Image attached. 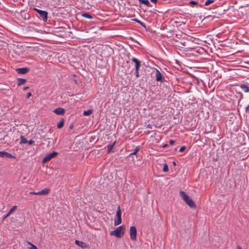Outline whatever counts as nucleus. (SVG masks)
Masks as SVG:
<instances>
[{
  "label": "nucleus",
  "instance_id": "obj_1",
  "mask_svg": "<svg viewBox=\"0 0 249 249\" xmlns=\"http://www.w3.org/2000/svg\"><path fill=\"white\" fill-rule=\"evenodd\" d=\"M180 195L182 197L185 203L191 208H196V205L194 201L190 197L188 196L184 192L181 191H180Z\"/></svg>",
  "mask_w": 249,
  "mask_h": 249
},
{
  "label": "nucleus",
  "instance_id": "obj_2",
  "mask_svg": "<svg viewBox=\"0 0 249 249\" xmlns=\"http://www.w3.org/2000/svg\"><path fill=\"white\" fill-rule=\"evenodd\" d=\"M124 230L125 226L122 225L118 227L115 230L111 231L110 232V235L115 236L118 238H121L124 235Z\"/></svg>",
  "mask_w": 249,
  "mask_h": 249
},
{
  "label": "nucleus",
  "instance_id": "obj_3",
  "mask_svg": "<svg viewBox=\"0 0 249 249\" xmlns=\"http://www.w3.org/2000/svg\"><path fill=\"white\" fill-rule=\"evenodd\" d=\"M121 214L122 212L121 210V207L119 205L117 208V211L116 214V219L114 221V225L115 226L119 225L122 223V218H121Z\"/></svg>",
  "mask_w": 249,
  "mask_h": 249
},
{
  "label": "nucleus",
  "instance_id": "obj_4",
  "mask_svg": "<svg viewBox=\"0 0 249 249\" xmlns=\"http://www.w3.org/2000/svg\"><path fill=\"white\" fill-rule=\"evenodd\" d=\"M34 10L36 11L39 15L40 18L42 19L44 22H46L48 18V13L45 11L39 10L37 8H34Z\"/></svg>",
  "mask_w": 249,
  "mask_h": 249
},
{
  "label": "nucleus",
  "instance_id": "obj_5",
  "mask_svg": "<svg viewBox=\"0 0 249 249\" xmlns=\"http://www.w3.org/2000/svg\"><path fill=\"white\" fill-rule=\"evenodd\" d=\"M58 155V153L55 151H53V152L48 154L42 160V162L43 163H46L50 161L52 159L55 157L56 156Z\"/></svg>",
  "mask_w": 249,
  "mask_h": 249
},
{
  "label": "nucleus",
  "instance_id": "obj_6",
  "mask_svg": "<svg viewBox=\"0 0 249 249\" xmlns=\"http://www.w3.org/2000/svg\"><path fill=\"white\" fill-rule=\"evenodd\" d=\"M130 237L131 240L135 241L137 238V229L136 227L131 226L130 228Z\"/></svg>",
  "mask_w": 249,
  "mask_h": 249
},
{
  "label": "nucleus",
  "instance_id": "obj_7",
  "mask_svg": "<svg viewBox=\"0 0 249 249\" xmlns=\"http://www.w3.org/2000/svg\"><path fill=\"white\" fill-rule=\"evenodd\" d=\"M156 78L157 81L163 82L164 80V78L163 77L162 74L160 73L159 70L156 69Z\"/></svg>",
  "mask_w": 249,
  "mask_h": 249
},
{
  "label": "nucleus",
  "instance_id": "obj_8",
  "mask_svg": "<svg viewBox=\"0 0 249 249\" xmlns=\"http://www.w3.org/2000/svg\"><path fill=\"white\" fill-rule=\"evenodd\" d=\"M0 157L8 158H14L15 157L12 154L5 151H0Z\"/></svg>",
  "mask_w": 249,
  "mask_h": 249
},
{
  "label": "nucleus",
  "instance_id": "obj_9",
  "mask_svg": "<svg viewBox=\"0 0 249 249\" xmlns=\"http://www.w3.org/2000/svg\"><path fill=\"white\" fill-rule=\"evenodd\" d=\"M16 71L19 74H25L29 71V69L27 68H18L17 69Z\"/></svg>",
  "mask_w": 249,
  "mask_h": 249
},
{
  "label": "nucleus",
  "instance_id": "obj_10",
  "mask_svg": "<svg viewBox=\"0 0 249 249\" xmlns=\"http://www.w3.org/2000/svg\"><path fill=\"white\" fill-rule=\"evenodd\" d=\"M53 112L57 115H63L65 112V110L63 108L58 107L55 109Z\"/></svg>",
  "mask_w": 249,
  "mask_h": 249
},
{
  "label": "nucleus",
  "instance_id": "obj_11",
  "mask_svg": "<svg viewBox=\"0 0 249 249\" xmlns=\"http://www.w3.org/2000/svg\"><path fill=\"white\" fill-rule=\"evenodd\" d=\"M75 244L77 246L82 248V249H85L87 247V245L86 243H85L83 242L80 241L76 240Z\"/></svg>",
  "mask_w": 249,
  "mask_h": 249
},
{
  "label": "nucleus",
  "instance_id": "obj_12",
  "mask_svg": "<svg viewBox=\"0 0 249 249\" xmlns=\"http://www.w3.org/2000/svg\"><path fill=\"white\" fill-rule=\"evenodd\" d=\"M132 61L135 63V68H140L141 65L140 61L136 58L133 57L131 59Z\"/></svg>",
  "mask_w": 249,
  "mask_h": 249
},
{
  "label": "nucleus",
  "instance_id": "obj_13",
  "mask_svg": "<svg viewBox=\"0 0 249 249\" xmlns=\"http://www.w3.org/2000/svg\"><path fill=\"white\" fill-rule=\"evenodd\" d=\"M241 89L245 92H249V87L245 84H241L240 86Z\"/></svg>",
  "mask_w": 249,
  "mask_h": 249
},
{
  "label": "nucleus",
  "instance_id": "obj_14",
  "mask_svg": "<svg viewBox=\"0 0 249 249\" xmlns=\"http://www.w3.org/2000/svg\"><path fill=\"white\" fill-rule=\"evenodd\" d=\"M139 2L141 3L146 5L148 7H152V5L148 0H139Z\"/></svg>",
  "mask_w": 249,
  "mask_h": 249
},
{
  "label": "nucleus",
  "instance_id": "obj_15",
  "mask_svg": "<svg viewBox=\"0 0 249 249\" xmlns=\"http://www.w3.org/2000/svg\"><path fill=\"white\" fill-rule=\"evenodd\" d=\"M17 207L16 206H14L9 211V212L7 213V214H6V215L5 216L4 218H6V217H8V216H9L11 214L13 213L15 211H16V210L17 209Z\"/></svg>",
  "mask_w": 249,
  "mask_h": 249
},
{
  "label": "nucleus",
  "instance_id": "obj_16",
  "mask_svg": "<svg viewBox=\"0 0 249 249\" xmlns=\"http://www.w3.org/2000/svg\"><path fill=\"white\" fill-rule=\"evenodd\" d=\"M64 123V119L63 118L61 119L59 122L57 124V127L59 129H61L63 127Z\"/></svg>",
  "mask_w": 249,
  "mask_h": 249
},
{
  "label": "nucleus",
  "instance_id": "obj_17",
  "mask_svg": "<svg viewBox=\"0 0 249 249\" xmlns=\"http://www.w3.org/2000/svg\"><path fill=\"white\" fill-rule=\"evenodd\" d=\"M49 192L50 190L46 188L40 191L39 194H40V195H46L49 194Z\"/></svg>",
  "mask_w": 249,
  "mask_h": 249
},
{
  "label": "nucleus",
  "instance_id": "obj_18",
  "mask_svg": "<svg viewBox=\"0 0 249 249\" xmlns=\"http://www.w3.org/2000/svg\"><path fill=\"white\" fill-rule=\"evenodd\" d=\"M26 82V80L23 78H18V85L20 86L25 84Z\"/></svg>",
  "mask_w": 249,
  "mask_h": 249
},
{
  "label": "nucleus",
  "instance_id": "obj_19",
  "mask_svg": "<svg viewBox=\"0 0 249 249\" xmlns=\"http://www.w3.org/2000/svg\"><path fill=\"white\" fill-rule=\"evenodd\" d=\"M82 16L83 17H84L85 18H89V19L92 18V16L90 14H89L88 13H83L82 14Z\"/></svg>",
  "mask_w": 249,
  "mask_h": 249
},
{
  "label": "nucleus",
  "instance_id": "obj_20",
  "mask_svg": "<svg viewBox=\"0 0 249 249\" xmlns=\"http://www.w3.org/2000/svg\"><path fill=\"white\" fill-rule=\"evenodd\" d=\"M92 112H93L92 110L89 109V110H88L86 111H84L83 112V115L85 116H89V115H90V114H91Z\"/></svg>",
  "mask_w": 249,
  "mask_h": 249
},
{
  "label": "nucleus",
  "instance_id": "obj_21",
  "mask_svg": "<svg viewBox=\"0 0 249 249\" xmlns=\"http://www.w3.org/2000/svg\"><path fill=\"white\" fill-rule=\"evenodd\" d=\"M115 143V142H114L112 144H108L107 146V153H108L111 152V150L113 148Z\"/></svg>",
  "mask_w": 249,
  "mask_h": 249
},
{
  "label": "nucleus",
  "instance_id": "obj_22",
  "mask_svg": "<svg viewBox=\"0 0 249 249\" xmlns=\"http://www.w3.org/2000/svg\"><path fill=\"white\" fill-rule=\"evenodd\" d=\"M28 245L31 246V248L30 249H37V248L36 246L31 243L30 242H27Z\"/></svg>",
  "mask_w": 249,
  "mask_h": 249
},
{
  "label": "nucleus",
  "instance_id": "obj_23",
  "mask_svg": "<svg viewBox=\"0 0 249 249\" xmlns=\"http://www.w3.org/2000/svg\"><path fill=\"white\" fill-rule=\"evenodd\" d=\"M28 141L26 138H25L23 136H21V143H27Z\"/></svg>",
  "mask_w": 249,
  "mask_h": 249
},
{
  "label": "nucleus",
  "instance_id": "obj_24",
  "mask_svg": "<svg viewBox=\"0 0 249 249\" xmlns=\"http://www.w3.org/2000/svg\"><path fill=\"white\" fill-rule=\"evenodd\" d=\"M169 170L167 164H164L163 165V171L165 172H168Z\"/></svg>",
  "mask_w": 249,
  "mask_h": 249
},
{
  "label": "nucleus",
  "instance_id": "obj_25",
  "mask_svg": "<svg viewBox=\"0 0 249 249\" xmlns=\"http://www.w3.org/2000/svg\"><path fill=\"white\" fill-rule=\"evenodd\" d=\"M214 1V0H207L205 2V5L207 6L213 3Z\"/></svg>",
  "mask_w": 249,
  "mask_h": 249
},
{
  "label": "nucleus",
  "instance_id": "obj_26",
  "mask_svg": "<svg viewBox=\"0 0 249 249\" xmlns=\"http://www.w3.org/2000/svg\"><path fill=\"white\" fill-rule=\"evenodd\" d=\"M189 3L191 4H193V5H197L198 4V2L196 1H194V0H192V1H190L189 2Z\"/></svg>",
  "mask_w": 249,
  "mask_h": 249
},
{
  "label": "nucleus",
  "instance_id": "obj_27",
  "mask_svg": "<svg viewBox=\"0 0 249 249\" xmlns=\"http://www.w3.org/2000/svg\"><path fill=\"white\" fill-rule=\"evenodd\" d=\"M39 192H31L30 193V194L35 195H40Z\"/></svg>",
  "mask_w": 249,
  "mask_h": 249
},
{
  "label": "nucleus",
  "instance_id": "obj_28",
  "mask_svg": "<svg viewBox=\"0 0 249 249\" xmlns=\"http://www.w3.org/2000/svg\"><path fill=\"white\" fill-rule=\"evenodd\" d=\"M185 149H186L185 146H182V147L180 148V149H179V152H183V151L185 150Z\"/></svg>",
  "mask_w": 249,
  "mask_h": 249
},
{
  "label": "nucleus",
  "instance_id": "obj_29",
  "mask_svg": "<svg viewBox=\"0 0 249 249\" xmlns=\"http://www.w3.org/2000/svg\"><path fill=\"white\" fill-rule=\"evenodd\" d=\"M71 82L74 83V84H76L77 83V80L74 78H72L71 79Z\"/></svg>",
  "mask_w": 249,
  "mask_h": 249
},
{
  "label": "nucleus",
  "instance_id": "obj_30",
  "mask_svg": "<svg viewBox=\"0 0 249 249\" xmlns=\"http://www.w3.org/2000/svg\"><path fill=\"white\" fill-rule=\"evenodd\" d=\"M139 24H140V25H141L143 27H144V28H146V25H145V23H143V22H142L141 21V22H140V23H139Z\"/></svg>",
  "mask_w": 249,
  "mask_h": 249
},
{
  "label": "nucleus",
  "instance_id": "obj_31",
  "mask_svg": "<svg viewBox=\"0 0 249 249\" xmlns=\"http://www.w3.org/2000/svg\"><path fill=\"white\" fill-rule=\"evenodd\" d=\"M139 150H140V147H139V146H137V147H136V148H135V149L134 151H135V152L138 153V151H139Z\"/></svg>",
  "mask_w": 249,
  "mask_h": 249
},
{
  "label": "nucleus",
  "instance_id": "obj_32",
  "mask_svg": "<svg viewBox=\"0 0 249 249\" xmlns=\"http://www.w3.org/2000/svg\"><path fill=\"white\" fill-rule=\"evenodd\" d=\"M137 154V152H135V151H134L133 152L130 153L129 155V157H131V156L132 155H136Z\"/></svg>",
  "mask_w": 249,
  "mask_h": 249
},
{
  "label": "nucleus",
  "instance_id": "obj_33",
  "mask_svg": "<svg viewBox=\"0 0 249 249\" xmlns=\"http://www.w3.org/2000/svg\"><path fill=\"white\" fill-rule=\"evenodd\" d=\"M132 20L137 22L138 23H140V22L141 21L139 20V19H138L137 18H134V19H132Z\"/></svg>",
  "mask_w": 249,
  "mask_h": 249
},
{
  "label": "nucleus",
  "instance_id": "obj_34",
  "mask_svg": "<svg viewBox=\"0 0 249 249\" xmlns=\"http://www.w3.org/2000/svg\"><path fill=\"white\" fill-rule=\"evenodd\" d=\"M32 96V93L31 92H28L27 94V98H29Z\"/></svg>",
  "mask_w": 249,
  "mask_h": 249
},
{
  "label": "nucleus",
  "instance_id": "obj_35",
  "mask_svg": "<svg viewBox=\"0 0 249 249\" xmlns=\"http://www.w3.org/2000/svg\"><path fill=\"white\" fill-rule=\"evenodd\" d=\"M175 142V141L174 140H170L169 143L171 145H173Z\"/></svg>",
  "mask_w": 249,
  "mask_h": 249
},
{
  "label": "nucleus",
  "instance_id": "obj_36",
  "mask_svg": "<svg viewBox=\"0 0 249 249\" xmlns=\"http://www.w3.org/2000/svg\"><path fill=\"white\" fill-rule=\"evenodd\" d=\"M34 142L33 140H30V141H28V142H27V143H28L29 144H30V145H31V144H33Z\"/></svg>",
  "mask_w": 249,
  "mask_h": 249
},
{
  "label": "nucleus",
  "instance_id": "obj_37",
  "mask_svg": "<svg viewBox=\"0 0 249 249\" xmlns=\"http://www.w3.org/2000/svg\"><path fill=\"white\" fill-rule=\"evenodd\" d=\"M136 77L139 78L140 77L139 72H135Z\"/></svg>",
  "mask_w": 249,
  "mask_h": 249
},
{
  "label": "nucleus",
  "instance_id": "obj_38",
  "mask_svg": "<svg viewBox=\"0 0 249 249\" xmlns=\"http://www.w3.org/2000/svg\"><path fill=\"white\" fill-rule=\"evenodd\" d=\"M140 68H135V72H139Z\"/></svg>",
  "mask_w": 249,
  "mask_h": 249
},
{
  "label": "nucleus",
  "instance_id": "obj_39",
  "mask_svg": "<svg viewBox=\"0 0 249 249\" xmlns=\"http://www.w3.org/2000/svg\"><path fill=\"white\" fill-rule=\"evenodd\" d=\"M73 127V125L72 124H71L70 125L69 128L70 129H72Z\"/></svg>",
  "mask_w": 249,
  "mask_h": 249
},
{
  "label": "nucleus",
  "instance_id": "obj_40",
  "mask_svg": "<svg viewBox=\"0 0 249 249\" xmlns=\"http://www.w3.org/2000/svg\"><path fill=\"white\" fill-rule=\"evenodd\" d=\"M158 0H150V1L155 3H157Z\"/></svg>",
  "mask_w": 249,
  "mask_h": 249
},
{
  "label": "nucleus",
  "instance_id": "obj_41",
  "mask_svg": "<svg viewBox=\"0 0 249 249\" xmlns=\"http://www.w3.org/2000/svg\"><path fill=\"white\" fill-rule=\"evenodd\" d=\"M29 88V87H27H27H24V88H23V90H27V89H28Z\"/></svg>",
  "mask_w": 249,
  "mask_h": 249
},
{
  "label": "nucleus",
  "instance_id": "obj_42",
  "mask_svg": "<svg viewBox=\"0 0 249 249\" xmlns=\"http://www.w3.org/2000/svg\"><path fill=\"white\" fill-rule=\"evenodd\" d=\"M237 249H242L241 247L240 246H237Z\"/></svg>",
  "mask_w": 249,
  "mask_h": 249
},
{
  "label": "nucleus",
  "instance_id": "obj_43",
  "mask_svg": "<svg viewBox=\"0 0 249 249\" xmlns=\"http://www.w3.org/2000/svg\"><path fill=\"white\" fill-rule=\"evenodd\" d=\"M173 164H174V165H176V163H175V162H173Z\"/></svg>",
  "mask_w": 249,
  "mask_h": 249
}]
</instances>
